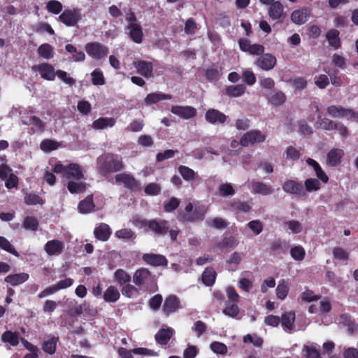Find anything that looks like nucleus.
Returning a JSON list of instances; mask_svg holds the SVG:
<instances>
[{"mask_svg":"<svg viewBox=\"0 0 358 358\" xmlns=\"http://www.w3.org/2000/svg\"><path fill=\"white\" fill-rule=\"evenodd\" d=\"M132 353L140 355L145 356H156L157 353L153 350L145 348H137L131 350H127L124 348L119 350V354L122 358H134Z\"/></svg>","mask_w":358,"mask_h":358,"instance_id":"nucleus-15","label":"nucleus"},{"mask_svg":"<svg viewBox=\"0 0 358 358\" xmlns=\"http://www.w3.org/2000/svg\"><path fill=\"white\" fill-rule=\"evenodd\" d=\"M115 237L119 239L129 240L134 237V233L130 229H122L117 230L115 234Z\"/></svg>","mask_w":358,"mask_h":358,"instance_id":"nucleus-58","label":"nucleus"},{"mask_svg":"<svg viewBox=\"0 0 358 358\" xmlns=\"http://www.w3.org/2000/svg\"><path fill=\"white\" fill-rule=\"evenodd\" d=\"M37 53L45 59L49 60L53 58L54 48L48 43H43L38 48Z\"/></svg>","mask_w":358,"mask_h":358,"instance_id":"nucleus-32","label":"nucleus"},{"mask_svg":"<svg viewBox=\"0 0 358 358\" xmlns=\"http://www.w3.org/2000/svg\"><path fill=\"white\" fill-rule=\"evenodd\" d=\"M324 71L329 76L331 84L336 87L342 85L343 81L341 78L338 76V72H332L329 69L324 68Z\"/></svg>","mask_w":358,"mask_h":358,"instance_id":"nucleus-61","label":"nucleus"},{"mask_svg":"<svg viewBox=\"0 0 358 358\" xmlns=\"http://www.w3.org/2000/svg\"><path fill=\"white\" fill-rule=\"evenodd\" d=\"M180 308L178 299L176 296H169L165 300L163 310L166 315H169Z\"/></svg>","mask_w":358,"mask_h":358,"instance_id":"nucleus-23","label":"nucleus"},{"mask_svg":"<svg viewBox=\"0 0 358 358\" xmlns=\"http://www.w3.org/2000/svg\"><path fill=\"white\" fill-rule=\"evenodd\" d=\"M289 291V285L287 280L282 279L278 282L275 292L278 299L284 300Z\"/></svg>","mask_w":358,"mask_h":358,"instance_id":"nucleus-33","label":"nucleus"},{"mask_svg":"<svg viewBox=\"0 0 358 358\" xmlns=\"http://www.w3.org/2000/svg\"><path fill=\"white\" fill-rule=\"evenodd\" d=\"M172 96L161 92L150 93L145 98V102L147 104H152L164 99H171Z\"/></svg>","mask_w":358,"mask_h":358,"instance_id":"nucleus-37","label":"nucleus"},{"mask_svg":"<svg viewBox=\"0 0 358 358\" xmlns=\"http://www.w3.org/2000/svg\"><path fill=\"white\" fill-rule=\"evenodd\" d=\"M96 167L103 173L116 172L124 168L122 159L117 155H106L98 157Z\"/></svg>","mask_w":358,"mask_h":358,"instance_id":"nucleus-3","label":"nucleus"},{"mask_svg":"<svg viewBox=\"0 0 358 358\" xmlns=\"http://www.w3.org/2000/svg\"><path fill=\"white\" fill-rule=\"evenodd\" d=\"M94 234L98 240L106 241L111 234V230L109 225L101 223L94 228Z\"/></svg>","mask_w":358,"mask_h":358,"instance_id":"nucleus-20","label":"nucleus"},{"mask_svg":"<svg viewBox=\"0 0 358 358\" xmlns=\"http://www.w3.org/2000/svg\"><path fill=\"white\" fill-rule=\"evenodd\" d=\"M85 50L90 57L96 59H102L108 53L106 46L96 42L87 43Z\"/></svg>","mask_w":358,"mask_h":358,"instance_id":"nucleus-8","label":"nucleus"},{"mask_svg":"<svg viewBox=\"0 0 358 358\" xmlns=\"http://www.w3.org/2000/svg\"><path fill=\"white\" fill-rule=\"evenodd\" d=\"M266 135L259 130H251L245 133L241 138V145L243 147L248 146L256 143L264 142Z\"/></svg>","mask_w":358,"mask_h":358,"instance_id":"nucleus-9","label":"nucleus"},{"mask_svg":"<svg viewBox=\"0 0 358 358\" xmlns=\"http://www.w3.org/2000/svg\"><path fill=\"white\" fill-rule=\"evenodd\" d=\"M303 352L306 358H320V355L313 343L310 345H304Z\"/></svg>","mask_w":358,"mask_h":358,"instance_id":"nucleus-53","label":"nucleus"},{"mask_svg":"<svg viewBox=\"0 0 358 358\" xmlns=\"http://www.w3.org/2000/svg\"><path fill=\"white\" fill-rule=\"evenodd\" d=\"M58 341V337L52 336L47 340L44 341L42 348L43 350L50 354L52 355L55 352L56 346Z\"/></svg>","mask_w":358,"mask_h":358,"instance_id":"nucleus-38","label":"nucleus"},{"mask_svg":"<svg viewBox=\"0 0 358 358\" xmlns=\"http://www.w3.org/2000/svg\"><path fill=\"white\" fill-rule=\"evenodd\" d=\"M249 229L255 234H259L263 229V224L259 220L250 221L248 223Z\"/></svg>","mask_w":358,"mask_h":358,"instance_id":"nucleus-64","label":"nucleus"},{"mask_svg":"<svg viewBox=\"0 0 358 358\" xmlns=\"http://www.w3.org/2000/svg\"><path fill=\"white\" fill-rule=\"evenodd\" d=\"M23 224L25 229L36 231L38 229V222L34 217L28 216L24 218Z\"/></svg>","mask_w":358,"mask_h":358,"instance_id":"nucleus-59","label":"nucleus"},{"mask_svg":"<svg viewBox=\"0 0 358 358\" xmlns=\"http://www.w3.org/2000/svg\"><path fill=\"white\" fill-rule=\"evenodd\" d=\"M345 155L344 150L339 148H333L329 151L327 155V164L329 166H336L341 162Z\"/></svg>","mask_w":358,"mask_h":358,"instance_id":"nucleus-17","label":"nucleus"},{"mask_svg":"<svg viewBox=\"0 0 358 358\" xmlns=\"http://www.w3.org/2000/svg\"><path fill=\"white\" fill-rule=\"evenodd\" d=\"M115 282L119 285H124L128 283L130 280V275L123 269H117L114 273Z\"/></svg>","mask_w":358,"mask_h":358,"instance_id":"nucleus-47","label":"nucleus"},{"mask_svg":"<svg viewBox=\"0 0 358 358\" xmlns=\"http://www.w3.org/2000/svg\"><path fill=\"white\" fill-rule=\"evenodd\" d=\"M52 170L56 173H62L63 180L67 182V188L71 194H80L85 192L86 189L85 177L80 165L74 163L68 165L57 163Z\"/></svg>","mask_w":358,"mask_h":358,"instance_id":"nucleus-1","label":"nucleus"},{"mask_svg":"<svg viewBox=\"0 0 358 358\" xmlns=\"http://www.w3.org/2000/svg\"><path fill=\"white\" fill-rule=\"evenodd\" d=\"M230 208L237 212L248 213L252 207V201H241L238 199H234L229 202Z\"/></svg>","mask_w":358,"mask_h":358,"instance_id":"nucleus-27","label":"nucleus"},{"mask_svg":"<svg viewBox=\"0 0 358 358\" xmlns=\"http://www.w3.org/2000/svg\"><path fill=\"white\" fill-rule=\"evenodd\" d=\"M285 94L279 91L273 92L268 97V102L274 106H278L282 104L285 101Z\"/></svg>","mask_w":358,"mask_h":358,"instance_id":"nucleus-50","label":"nucleus"},{"mask_svg":"<svg viewBox=\"0 0 358 358\" xmlns=\"http://www.w3.org/2000/svg\"><path fill=\"white\" fill-rule=\"evenodd\" d=\"M227 301H226V306L223 310V313L231 317H236L239 313V308L237 305L239 295L232 287H229L227 289Z\"/></svg>","mask_w":358,"mask_h":358,"instance_id":"nucleus-4","label":"nucleus"},{"mask_svg":"<svg viewBox=\"0 0 358 358\" xmlns=\"http://www.w3.org/2000/svg\"><path fill=\"white\" fill-rule=\"evenodd\" d=\"M268 15L273 20H280L285 16L283 6L279 1H274L271 4Z\"/></svg>","mask_w":358,"mask_h":358,"instance_id":"nucleus-19","label":"nucleus"},{"mask_svg":"<svg viewBox=\"0 0 358 358\" xmlns=\"http://www.w3.org/2000/svg\"><path fill=\"white\" fill-rule=\"evenodd\" d=\"M249 187L253 194L268 195L273 191V187L268 185L259 181H252L250 183Z\"/></svg>","mask_w":358,"mask_h":358,"instance_id":"nucleus-18","label":"nucleus"},{"mask_svg":"<svg viewBox=\"0 0 358 358\" xmlns=\"http://www.w3.org/2000/svg\"><path fill=\"white\" fill-rule=\"evenodd\" d=\"M131 222L135 227L144 229L145 231L150 230L158 235L165 234L169 228L168 222L165 220H147L136 216L133 217Z\"/></svg>","mask_w":358,"mask_h":358,"instance_id":"nucleus-2","label":"nucleus"},{"mask_svg":"<svg viewBox=\"0 0 358 358\" xmlns=\"http://www.w3.org/2000/svg\"><path fill=\"white\" fill-rule=\"evenodd\" d=\"M327 39L329 44L337 49L341 45L339 32L336 29H331L327 33Z\"/></svg>","mask_w":358,"mask_h":358,"instance_id":"nucleus-41","label":"nucleus"},{"mask_svg":"<svg viewBox=\"0 0 358 358\" xmlns=\"http://www.w3.org/2000/svg\"><path fill=\"white\" fill-rule=\"evenodd\" d=\"M92 82L94 85H103L105 84V80L103 72L99 69H96L91 74Z\"/></svg>","mask_w":358,"mask_h":358,"instance_id":"nucleus-57","label":"nucleus"},{"mask_svg":"<svg viewBox=\"0 0 358 358\" xmlns=\"http://www.w3.org/2000/svg\"><path fill=\"white\" fill-rule=\"evenodd\" d=\"M348 108L340 106H331L327 108V113L332 117L345 118Z\"/></svg>","mask_w":358,"mask_h":358,"instance_id":"nucleus-35","label":"nucleus"},{"mask_svg":"<svg viewBox=\"0 0 358 358\" xmlns=\"http://www.w3.org/2000/svg\"><path fill=\"white\" fill-rule=\"evenodd\" d=\"M66 50L72 55V60L74 62H83L85 59V55L83 51L78 50L73 45L67 44Z\"/></svg>","mask_w":358,"mask_h":358,"instance_id":"nucleus-39","label":"nucleus"},{"mask_svg":"<svg viewBox=\"0 0 358 358\" xmlns=\"http://www.w3.org/2000/svg\"><path fill=\"white\" fill-rule=\"evenodd\" d=\"M178 172L185 180H194L197 181L198 182H199L201 180L199 176L193 169L188 166L180 165L178 167Z\"/></svg>","mask_w":358,"mask_h":358,"instance_id":"nucleus-24","label":"nucleus"},{"mask_svg":"<svg viewBox=\"0 0 358 358\" xmlns=\"http://www.w3.org/2000/svg\"><path fill=\"white\" fill-rule=\"evenodd\" d=\"M120 296V292L115 286H109L103 294V299L106 302L115 303Z\"/></svg>","mask_w":358,"mask_h":358,"instance_id":"nucleus-30","label":"nucleus"},{"mask_svg":"<svg viewBox=\"0 0 358 358\" xmlns=\"http://www.w3.org/2000/svg\"><path fill=\"white\" fill-rule=\"evenodd\" d=\"M245 89L246 87L243 84L231 85L227 88L226 92L230 96L238 97L244 94Z\"/></svg>","mask_w":358,"mask_h":358,"instance_id":"nucleus-44","label":"nucleus"},{"mask_svg":"<svg viewBox=\"0 0 358 358\" xmlns=\"http://www.w3.org/2000/svg\"><path fill=\"white\" fill-rule=\"evenodd\" d=\"M215 276L216 273L213 268H206L202 275L203 283L207 286L212 285L215 280Z\"/></svg>","mask_w":358,"mask_h":358,"instance_id":"nucleus-48","label":"nucleus"},{"mask_svg":"<svg viewBox=\"0 0 358 358\" xmlns=\"http://www.w3.org/2000/svg\"><path fill=\"white\" fill-rule=\"evenodd\" d=\"M320 180L315 178H308L304 182L306 190L308 192H316L320 189Z\"/></svg>","mask_w":358,"mask_h":358,"instance_id":"nucleus-49","label":"nucleus"},{"mask_svg":"<svg viewBox=\"0 0 358 358\" xmlns=\"http://www.w3.org/2000/svg\"><path fill=\"white\" fill-rule=\"evenodd\" d=\"M306 163L308 165L311 166L315 172V175L320 181L324 183H327L329 181V178L324 171L322 170L320 165L314 159L311 158H308L306 159Z\"/></svg>","mask_w":358,"mask_h":358,"instance_id":"nucleus-28","label":"nucleus"},{"mask_svg":"<svg viewBox=\"0 0 358 358\" xmlns=\"http://www.w3.org/2000/svg\"><path fill=\"white\" fill-rule=\"evenodd\" d=\"M255 64L264 71H270L275 66L276 58L271 54H264L257 59Z\"/></svg>","mask_w":358,"mask_h":358,"instance_id":"nucleus-13","label":"nucleus"},{"mask_svg":"<svg viewBox=\"0 0 358 358\" xmlns=\"http://www.w3.org/2000/svg\"><path fill=\"white\" fill-rule=\"evenodd\" d=\"M131 38L136 43H141L143 39V32L140 24L127 27Z\"/></svg>","mask_w":358,"mask_h":358,"instance_id":"nucleus-36","label":"nucleus"},{"mask_svg":"<svg viewBox=\"0 0 358 358\" xmlns=\"http://www.w3.org/2000/svg\"><path fill=\"white\" fill-rule=\"evenodd\" d=\"M24 124L31 126L32 129L37 131H43L45 127L42 120L35 115H34L30 120L24 118Z\"/></svg>","mask_w":358,"mask_h":358,"instance_id":"nucleus-42","label":"nucleus"},{"mask_svg":"<svg viewBox=\"0 0 358 358\" xmlns=\"http://www.w3.org/2000/svg\"><path fill=\"white\" fill-rule=\"evenodd\" d=\"M319 120L315 123V127L317 129H323L325 130H333L335 124V122L328 118H320V115H318Z\"/></svg>","mask_w":358,"mask_h":358,"instance_id":"nucleus-43","label":"nucleus"},{"mask_svg":"<svg viewBox=\"0 0 358 358\" xmlns=\"http://www.w3.org/2000/svg\"><path fill=\"white\" fill-rule=\"evenodd\" d=\"M64 242L58 239L48 241L44 245V250L48 256H59L64 250Z\"/></svg>","mask_w":358,"mask_h":358,"instance_id":"nucleus-10","label":"nucleus"},{"mask_svg":"<svg viewBox=\"0 0 358 358\" xmlns=\"http://www.w3.org/2000/svg\"><path fill=\"white\" fill-rule=\"evenodd\" d=\"M78 208L79 212L81 213H88L91 212L94 208L92 197L91 196H87L84 200L79 203Z\"/></svg>","mask_w":358,"mask_h":358,"instance_id":"nucleus-40","label":"nucleus"},{"mask_svg":"<svg viewBox=\"0 0 358 358\" xmlns=\"http://www.w3.org/2000/svg\"><path fill=\"white\" fill-rule=\"evenodd\" d=\"M174 330L172 328H162L155 335L157 343L162 345H166L173 336Z\"/></svg>","mask_w":358,"mask_h":358,"instance_id":"nucleus-25","label":"nucleus"},{"mask_svg":"<svg viewBox=\"0 0 358 358\" xmlns=\"http://www.w3.org/2000/svg\"><path fill=\"white\" fill-rule=\"evenodd\" d=\"M219 193L222 196H230L235 194V190L230 183H224L220 185Z\"/></svg>","mask_w":358,"mask_h":358,"instance_id":"nucleus-60","label":"nucleus"},{"mask_svg":"<svg viewBox=\"0 0 358 358\" xmlns=\"http://www.w3.org/2000/svg\"><path fill=\"white\" fill-rule=\"evenodd\" d=\"M115 182L131 191H139L141 185L134 176L129 173H122L116 175Z\"/></svg>","mask_w":358,"mask_h":358,"instance_id":"nucleus-6","label":"nucleus"},{"mask_svg":"<svg viewBox=\"0 0 358 358\" xmlns=\"http://www.w3.org/2000/svg\"><path fill=\"white\" fill-rule=\"evenodd\" d=\"M62 3L56 0H51L46 5L48 11L53 14H59L62 11Z\"/></svg>","mask_w":358,"mask_h":358,"instance_id":"nucleus-56","label":"nucleus"},{"mask_svg":"<svg viewBox=\"0 0 358 358\" xmlns=\"http://www.w3.org/2000/svg\"><path fill=\"white\" fill-rule=\"evenodd\" d=\"M308 15V10L306 8H302L292 13L291 20L293 23L301 25L306 22Z\"/></svg>","mask_w":358,"mask_h":358,"instance_id":"nucleus-21","label":"nucleus"},{"mask_svg":"<svg viewBox=\"0 0 358 358\" xmlns=\"http://www.w3.org/2000/svg\"><path fill=\"white\" fill-rule=\"evenodd\" d=\"M116 123L113 117H99L92 123V128L94 129H103L107 127H113Z\"/></svg>","mask_w":358,"mask_h":358,"instance_id":"nucleus-31","label":"nucleus"},{"mask_svg":"<svg viewBox=\"0 0 358 358\" xmlns=\"http://www.w3.org/2000/svg\"><path fill=\"white\" fill-rule=\"evenodd\" d=\"M238 245V240L234 236L224 238L221 243L217 245L220 249L234 248Z\"/></svg>","mask_w":358,"mask_h":358,"instance_id":"nucleus-54","label":"nucleus"},{"mask_svg":"<svg viewBox=\"0 0 358 358\" xmlns=\"http://www.w3.org/2000/svg\"><path fill=\"white\" fill-rule=\"evenodd\" d=\"M0 248L16 257H18V252L15 250L14 247L11 245L10 241L5 237L0 236Z\"/></svg>","mask_w":358,"mask_h":358,"instance_id":"nucleus-55","label":"nucleus"},{"mask_svg":"<svg viewBox=\"0 0 358 358\" xmlns=\"http://www.w3.org/2000/svg\"><path fill=\"white\" fill-rule=\"evenodd\" d=\"M138 73L145 78L151 77L152 75L153 66L151 62L145 61H138L134 63Z\"/></svg>","mask_w":358,"mask_h":358,"instance_id":"nucleus-26","label":"nucleus"},{"mask_svg":"<svg viewBox=\"0 0 358 358\" xmlns=\"http://www.w3.org/2000/svg\"><path fill=\"white\" fill-rule=\"evenodd\" d=\"M283 190L289 194H294L298 198H304L306 192L303 185L294 180H287L282 185Z\"/></svg>","mask_w":358,"mask_h":358,"instance_id":"nucleus-11","label":"nucleus"},{"mask_svg":"<svg viewBox=\"0 0 358 358\" xmlns=\"http://www.w3.org/2000/svg\"><path fill=\"white\" fill-rule=\"evenodd\" d=\"M32 71L39 75L45 80L53 81L56 77V71L54 66L46 62L34 65L31 67Z\"/></svg>","mask_w":358,"mask_h":358,"instance_id":"nucleus-5","label":"nucleus"},{"mask_svg":"<svg viewBox=\"0 0 358 358\" xmlns=\"http://www.w3.org/2000/svg\"><path fill=\"white\" fill-rule=\"evenodd\" d=\"M29 278V275L25 273L9 275L5 278V281L15 286L24 282Z\"/></svg>","mask_w":358,"mask_h":358,"instance_id":"nucleus-34","label":"nucleus"},{"mask_svg":"<svg viewBox=\"0 0 358 358\" xmlns=\"http://www.w3.org/2000/svg\"><path fill=\"white\" fill-rule=\"evenodd\" d=\"M152 280L151 273L145 268L138 269L134 274L133 282L137 286L144 285Z\"/></svg>","mask_w":358,"mask_h":358,"instance_id":"nucleus-12","label":"nucleus"},{"mask_svg":"<svg viewBox=\"0 0 358 358\" xmlns=\"http://www.w3.org/2000/svg\"><path fill=\"white\" fill-rule=\"evenodd\" d=\"M59 145V144L57 141L50 139H46L41 143L40 148L43 151L45 152H50L57 149Z\"/></svg>","mask_w":358,"mask_h":358,"instance_id":"nucleus-52","label":"nucleus"},{"mask_svg":"<svg viewBox=\"0 0 358 358\" xmlns=\"http://www.w3.org/2000/svg\"><path fill=\"white\" fill-rule=\"evenodd\" d=\"M171 112L183 119H190L196 115V109L188 106H174L171 108Z\"/></svg>","mask_w":358,"mask_h":358,"instance_id":"nucleus-14","label":"nucleus"},{"mask_svg":"<svg viewBox=\"0 0 358 358\" xmlns=\"http://www.w3.org/2000/svg\"><path fill=\"white\" fill-rule=\"evenodd\" d=\"M285 226L287 227L292 233L298 234L302 231V224L296 220H290L285 222Z\"/></svg>","mask_w":358,"mask_h":358,"instance_id":"nucleus-62","label":"nucleus"},{"mask_svg":"<svg viewBox=\"0 0 358 358\" xmlns=\"http://www.w3.org/2000/svg\"><path fill=\"white\" fill-rule=\"evenodd\" d=\"M206 224L208 227L215 229H224L227 227V222L221 217L210 218L206 220Z\"/></svg>","mask_w":358,"mask_h":358,"instance_id":"nucleus-46","label":"nucleus"},{"mask_svg":"<svg viewBox=\"0 0 358 358\" xmlns=\"http://www.w3.org/2000/svg\"><path fill=\"white\" fill-rule=\"evenodd\" d=\"M81 18L80 10L78 8L66 9L59 16V20L68 27L75 26Z\"/></svg>","mask_w":358,"mask_h":358,"instance_id":"nucleus-7","label":"nucleus"},{"mask_svg":"<svg viewBox=\"0 0 358 358\" xmlns=\"http://www.w3.org/2000/svg\"><path fill=\"white\" fill-rule=\"evenodd\" d=\"M210 349L216 354L225 355L227 352V347L220 342H213L210 344Z\"/></svg>","mask_w":358,"mask_h":358,"instance_id":"nucleus-63","label":"nucleus"},{"mask_svg":"<svg viewBox=\"0 0 358 358\" xmlns=\"http://www.w3.org/2000/svg\"><path fill=\"white\" fill-rule=\"evenodd\" d=\"M290 255L295 260L301 262L306 256V251L301 245H294L290 248Z\"/></svg>","mask_w":358,"mask_h":358,"instance_id":"nucleus-45","label":"nucleus"},{"mask_svg":"<svg viewBox=\"0 0 358 358\" xmlns=\"http://www.w3.org/2000/svg\"><path fill=\"white\" fill-rule=\"evenodd\" d=\"M295 313L293 311L285 313L281 317V324L284 330L290 332L294 328Z\"/></svg>","mask_w":358,"mask_h":358,"instance_id":"nucleus-29","label":"nucleus"},{"mask_svg":"<svg viewBox=\"0 0 358 358\" xmlns=\"http://www.w3.org/2000/svg\"><path fill=\"white\" fill-rule=\"evenodd\" d=\"M205 119L208 122L216 124L224 123L227 117L217 110L209 109L206 113Z\"/></svg>","mask_w":358,"mask_h":358,"instance_id":"nucleus-16","label":"nucleus"},{"mask_svg":"<svg viewBox=\"0 0 358 358\" xmlns=\"http://www.w3.org/2000/svg\"><path fill=\"white\" fill-rule=\"evenodd\" d=\"M143 259L148 264L155 266H164L167 264L166 257L161 255L145 254Z\"/></svg>","mask_w":358,"mask_h":358,"instance_id":"nucleus-22","label":"nucleus"},{"mask_svg":"<svg viewBox=\"0 0 358 358\" xmlns=\"http://www.w3.org/2000/svg\"><path fill=\"white\" fill-rule=\"evenodd\" d=\"M1 339L3 342L8 343L12 346H16L19 343L17 334L9 331H6L2 334Z\"/></svg>","mask_w":358,"mask_h":358,"instance_id":"nucleus-51","label":"nucleus"}]
</instances>
